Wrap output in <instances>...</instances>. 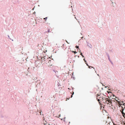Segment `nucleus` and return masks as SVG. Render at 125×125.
<instances>
[{"instance_id": "nucleus-1", "label": "nucleus", "mask_w": 125, "mask_h": 125, "mask_svg": "<svg viewBox=\"0 0 125 125\" xmlns=\"http://www.w3.org/2000/svg\"><path fill=\"white\" fill-rule=\"evenodd\" d=\"M87 45L90 48H92V45H91L88 42H87Z\"/></svg>"}, {"instance_id": "nucleus-2", "label": "nucleus", "mask_w": 125, "mask_h": 125, "mask_svg": "<svg viewBox=\"0 0 125 125\" xmlns=\"http://www.w3.org/2000/svg\"><path fill=\"white\" fill-rule=\"evenodd\" d=\"M110 101H111V100H109L108 101L107 100H106L105 101V103L106 104H109V103H110Z\"/></svg>"}, {"instance_id": "nucleus-3", "label": "nucleus", "mask_w": 125, "mask_h": 125, "mask_svg": "<svg viewBox=\"0 0 125 125\" xmlns=\"http://www.w3.org/2000/svg\"><path fill=\"white\" fill-rule=\"evenodd\" d=\"M121 113L123 115V116L125 118V113L123 111L121 112Z\"/></svg>"}, {"instance_id": "nucleus-4", "label": "nucleus", "mask_w": 125, "mask_h": 125, "mask_svg": "<svg viewBox=\"0 0 125 125\" xmlns=\"http://www.w3.org/2000/svg\"><path fill=\"white\" fill-rule=\"evenodd\" d=\"M102 99H103V101H104V100H105V101L106 100H110V99H109L108 98H106L105 99V100H104V99H103V98H102Z\"/></svg>"}, {"instance_id": "nucleus-5", "label": "nucleus", "mask_w": 125, "mask_h": 125, "mask_svg": "<svg viewBox=\"0 0 125 125\" xmlns=\"http://www.w3.org/2000/svg\"><path fill=\"white\" fill-rule=\"evenodd\" d=\"M110 104H109V105H111L112 106V102L111 101V100L110 102Z\"/></svg>"}, {"instance_id": "nucleus-6", "label": "nucleus", "mask_w": 125, "mask_h": 125, "mask_svg": "<svg viewBox=\"0 0 125 125\" xmlns=\"http://www.w3.org/2000/svg\"><path fill=\"white\" fill-rule=\"evenodd\" d=\"M115 100H116L117 102V103L119 105L121 104V102L119 101H117L116 99H115Z\"/></svg>"}, {"instance_id": "nucleus-7", "label": "nucleus", "mask_w": 125, "mask_h": 125, "mask_svg": "<svg viewBox=\"0 0 125 125\" xmlns=\"http://www.w3.org/2000/svg\"><path fill=\"white\" fill-rule=\"evenodd\" d=\"M88 67H89V68H90V69L91 68V67H92V68H94V71H95V69H94V68L93 67H92V66H88Z\"/></svg>"}, {"instance_id": "nucleus-8", "label": "nucleus", "mask_w": 125, "mask_h": 125, "mask_svg": "<svg viewBox=\"0 0 125 125\" xmlns=\"http://www.w3.org/2000/svg\"><path fill=\"white\" fill-rule=\"evenodd\" d=\"M80 55H82V56L83 57H84V56L82 55V53L81 52V53H80Z\"/></svg>"}, {"instance_id": "nucleus-9", "label": "nucleus", "mask_w": 125, "mask_h": 125, "mask_svg": "<svg viewBox=\"0 0 125 125\" xmlns=\"http://www.w3.org/2000/svg\"><path fill=\"white\" fill-rule=\"evenodd\" d=\"M76 48L77 49H78L79 48V46H76Z\"/></svg>"}, {"instance_id": "nucleus-10", "label": "nucleus", "mask_w": 125, "mask_h": 125, "mask_svg": "<svg viewBox=\"0 0 125 125\" xmlns=\"http://www.w3.org/2000/svg\"><path fill=\"white\" fill-rule=\"evenodd\" d=\"M107 54V56L108 57V58H110V56H109V55L108 54Z\"/></svg>"}, {"instance_id": "nucleus-11", "label": "nucleus", "mask_w": 125, "mask_h": 125, "mask_svg": "<svg viewBox=\"0 0 125 125\" xmlns=\"http://www.w3.org/2000/svg\"><path fill=\"white\" fill-rule=\"evenodd\" d=\"M97 100L98 101V102H99V104H100V99H97Z\"/></svg>"}, {"instance_id": "nucleus-12", "label": "nucleus", "mask_w": 125, "mask_h": 125, "mask_svg": "<svg viewBox=\"0 0 125 125\" xmlns=\"http://www.w3.org/2000/svg\"><path fill=\"white\" fill-rule=\"evenodd\" d=\"M73 52H74V54H75L77 53V52L76 51H73Z\"/></svg>"}, {"instance_id": "nucleus-13", "label": "nucleus", "mask_w": 125, "mask_h": 125, "mask_svg": "<svg viewBox=\"0 0 125 125\" xmlns=\"http://www.w3.org/2000/svg\"><path fill=\"white\" fill-rule=\"evenodd\" d=\"M122 103H123V105H125V103L124 104V102L123 101L122 102Z\"/></svg>"}, {"instance_id": "nucleus-14", "label": "nucleus", "mask_w": 125, "mask_h": 125, "mask_svg": "<svg viewBox=\"0 0 125 125\" xmlns=\"http://www.w3.org/2000/svg\"><path fill=\"white\" fill-rule=\"evenodd\" d=\"M108 58L110 62V61H111V60H110V58Z\"/></svg>"}, {"instance_id": "nucleus-15", "label": "nucleus", "mask_w": 125, "mask_h": 125, "mask_svg": "<svg viewBox=\"0 0 125 125\" xmlns=\"http://www.w3.org/2000/svg\"><path fill=\"white\" fill-rule=\"evenodd\" d=\"M110 62H111V64H113V62H111V61H110Z\"/></svg>"}, {"instance_id": "nucleus-16", "label": "nucleus", "mask_w": 125, "mask_h": 125, "mask_svg": "<svg viewBox=\"0 0 125 125\" xmlns=\"http://www.w3.org/2000/svg\"><path fill=\"white\" fill-rule=\"evenodd\" d=\"M86 63V64L88 66H89L88 64L87 63Z\"/></svg>"}, {"instance_id": "nucleus-17", "label": "nucleus", "mask_w": 125, "mask_h": 125, "mask_svg": "<svg viewBox=\"0 0 125 125\" xmlns=\"http://www.w3.org/2000/svg\"><path fill=\"white\" fill-rule=\"evenodd\" d=\"M83 60H84V62H86V61H85V59H84Z\"/></svg>"}, {"instance_id": "nucleus-18", "label": "nucleus", "mask_w": 125, "mask_h": 125, "mask_svg": "<svg viewBox=\"0 0 125 125\" xmlns=\"http://www.w3.org/2000/svg\"><path fill=\"white\" fill-rule=\"evenodd\" d=\"M116 99L117 100V99H118V100L119 99H118V98L117 97H116Z\"/></svg>"}, {"instance_id": "nucleus-19", "label": "nucleus", "mask_w": 125, "mask_h": 125, "mask_svg": "<svg viewBox=\"0 0 125 125\" xmlns=\"http://www.w3.org/2000/svg\"><path fill=\"white\" fill-rule=\"evenodd\" d=\"M113 2L111 1V4H113Z\"/></svg>"}, {"instance_id": "nucleus-20", "label": "nucleus", "mask_w": 125, "mask_h": 125, "mask_svg": "<svg viewBox=\"0 0 125 125\" xmlns=\"http://www.w3.org/2000/svg\"><path fill=\"white\" fill-rule=\"evenodd\" d=\"M119 105H122V103H121V104H120Z\"/></svg>"}, {"instance_id": "nucleus-21", "label": "nucleus", "mask_w": 125, "mask_h": 125, "mask_svg": "<svg viewBox=\"0 0 125 125\" xmlns=\"http://www.w3.org/2000/svg\"><path fill=\"white\" fill-rule=\"evenodd\" d=\"M35 12H33V14H35Z\"/></svg>"}, {"instance_id": "nucleus-22", "label": "nucleus", "mask_w": 125, "mask_h": 125, "mask_svg": "<svg viewBox=\"0 0 125 125\" xmlns=\"http://www.w3.org/2000/svg\"><path fill=\"white\" fill-rule=\"evenodd\" d=\"M73 94H72L71 95V97H73Z\"/></svg>"}, {"instance_id": "nucleus-23", "label": "nucleus", "mask_w": 125, "mask_h": 125, "mask_svg": "<svg viewBox=\"0 0 125 125\" xmlns=\"http://www.w3.org/2000/svg\"><path fill=\"white\" fill-rule=\"evenodd\" d=\"M41 112H42L41 111L40 112V113L41 115Z\"/></svg>"}, {"instance_id": "nucleus-24", "label": "nucleus", "mask_w": 125, "mask_h": 125, "mask_svg": "<svg viewBox=\"0 0 125 125\" xmlns=\"http://www.w3.org/2000/svg\"><path fill=\"white\" fill-rule=\"evenodd\" d=\"M49 31H50L49 30H48V32H49Z\"/></svg>"}, {"instance_id": "nucleus-25", "label": "nucleus", "mask_w": 125, "mask_h": 125, "mask_svg": "<svg viewBox=\"0 0 125 125\" xmlns=\"http://www.w3.org/2000/svg\"><path fill=\"white\" fill-rule=\"evenodd\" d=\"M66 42H67L68 43H68V42H67V41H66Z\"/></svg>"}, {"instance_id": "nucleus-26", "label": "nucleus", "mask_w": 125, "mask_h": 125, "mask_svg": "<svg viewBox=\"0 0 125 125\" xmlns=\"http://www.w3.org/2000/svg\"><path fill=\"white\" fill-rule=\"evenodd\" d=\"M83 38V36L82 37H81V39H82Z\"/></svg>"}, {"instance_id": "nucleus-27", "label": "nucleus", "mask_w": 125, "mask_h": 125, "mask_svg": "<svg viewBox=\"0 0 125 125\" xmlns=\"http://www.w3.org/2000/svg\"><path fill=\"white\" fill-rule=\"evenodd\" d=\"M47 18V17H46L45 18H44V19H46Z\"/></svg>"}, {"instance_id": "nucleus-28", "label": "nucleus", "mask_w": 125, "mask_h": 125, "mask_svg": "<svg viewBox=\"0 0 125 125\" xmlns=\"http://www.w3.org/2000/svg\"><path fill=\"white\" fill-rule=\"evenodd\" d=\"M107 86H105V88H107Z\"/></svg>"}, {"instance_id": "nucleus-29", "label": "nucleus", "mask_w": 125, "mask_h": 125, "mask_svg": "<svg viewBox=\"0 0 125 125\" xmlns=\"http://www.w3.org/2000/svg\"><path fill=\"white\" fill-rule=\"evenodd\" d=\"M97 75L98 76H99V75L98 74H97Z\"/></svg>"}, {"instance_id": "nucleus-30", "label": "nucleus", "mask_w": 125, "mask_h": 125, "mask_svg": "<svg viewBox=\"0 0 125 125\" xmlns=\"http://www.w3.org/2000/svg\"><path fill=\"white\" fill-rule=\"evenodd\" d=\"M102 84L103 86H104V85L103 84H102Z\"/></svg>"}, {"instance_id": "nucleus-31", "label": "nucleus", "mask_w": 125, "mask_h": 125, "mask_svg": "<svg viewBox=\"0 0 125 125\" xmlns=\"http://www.w3.org/2000/svg\"><path fill=\"white\" fill-rule=\"evenodd\" d=\"M95 71V73H96V71Z\"/></svg>"}, {"instance_id": "nucleus-32", "label": "nucleus", "mask_w": 125, "mask_h": 125, "mask_svg": "<svg viewBox=\"0 0 125 125\" xmlns=\"http://www.w3.org/2000/svg\"><path fill=\"white\" fill-rule=\"evenodd\" d=\"M34 8H33V9H32V10H34Z\"/></svg>"}, {"instance_id": "nucleus-33", "label": "nucleus", "mask_w": 125, "mask_h": 125, "mask_svg": "<svg viewBox=\"0 0 125 125\" xmlns=\"http://www.w3.org/2000/svg\"><path fill=\"white\" fill-rule=\"evenodd\" d=\"M65 117H64V119H65Z\"/></svg>"}, {"instance_id": "nucleus-34", "label": "nucleus", "mask_w": 125, "mask_h": 125, "mask_svg": "<svg viewBox=\"0 0 125 125\" xmlns=\"http://www.w3.org/2000/svg\"><path fill=\"white\" fill-rule=\"evenodd\" d=\"M61 120H62V119H61Z\"/></svg>"}, {"instance_id": "nucleus-35", "label": "nucleus", "mask_w": 125, "mask_h": 125, "mask_svg": "<svg viewBox=\"0 0 125 125\" xmlns=\"http://www.w3.org/2000/svg\"><path fill=\"white\" fill-rule=\"evenodd\" d=\"M100 98H102L101 97H100Z\"/></svg>"}, {"instance_id": "nucleus-36", "label": "nucleus", "mask_w": 125, "mask_h": 125, "mask_svg": "<svg viewBox=\"0 0 125 125\" xmlns=\"http://www.w3.org/2000/svg\"><path fill=\"white\" fill-rule=\"evenodd\" d=\"M64 121H65V120H64Z\"/></svg>"}]
</instances>
